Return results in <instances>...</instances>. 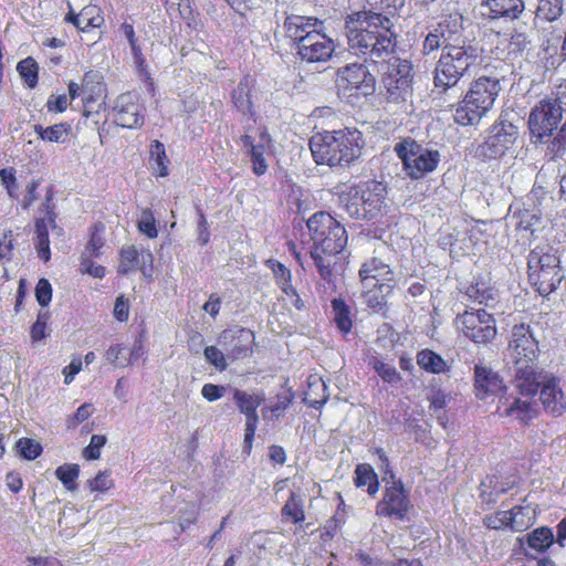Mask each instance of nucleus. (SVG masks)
<instances>
[{
    "mask_svg": "<svg viewBox=\"0 0 566 566\" xmlns=\"http://www.w3.org/2000/svg\"><path fill=\"white\" fill-rule=\"evenodd\" d=\"M149 164L155 176L166 177L169 175L170 160L167 156L165 145L159 140H153L150 144Z\"/></svg>",
    "mask_w": 566,
    "mask_h": 566,
    "instance_id": "7c9ffc66",
    "label": "nucleus"
},
{
    "mask_svg": "<svg viewBox=\"0 0 566 566\" xmlns=\"http://www.w3.org/2000/svg\"><path fill=\"white\" fill-rule=\"evenodd\" d=\"M313 245L310 254L321 276L328 284L336 280L339 254L347 245L345 227L329 212H315L306 222Z\"/></svg>",
    "mask_w": 566,
    "mask_h": 566,
    "instance_id": "f03ea898",
    "label": "nucleus"
},
{
    "mask_svg": "<svg viewBox=\"0 0 566 566\" xmlns=\"http://www.w3.org/2000/svg\"><path fill=\"white\" fill-rule=\"evenodd\" d=\"M91 492H107L114 486L109 471H99L94 479L87 481Z\"/></svg>",
    "mask_w": 566,
    "mask_h": 566,
    "instance_id": "5fc2aeb1",
    "label": "nucleus"
},
{
    "mask_svg": "<svg viewBox=\"0 0 566 566\" xmlns=\"http://www.w3.org/2000/svg\"><path fill=\"white\" fill-rule=\"evenodd\" d=\"M93 411V406L91 403L81 405L73 415H70L66 420V429L73 430L78 427L82 422L87 420Z\"/></svg>",
    "mask_w": 566,
    "mask_h": 566,
    "instance_id": "6e6d98bb",
    "label": "nucleus"
},
{
    "mask_svg": "<svg viewBox=\"0 0 566 566\" xmlns=\"http://www.w3.org/2000/svg\"><path fill=\"white\" fill-rule=\"evenodd\" d=\"M29 566H62L60 559L53 556L28 557Z\"/></svg>",
    "mask_w": 566,
    "mask_h": 566,
    "instance_id": "774afa93",
    "label": "nucleus"
},
{
    "mask_svg": "<svg viewBox=\"0 0 566 566\" xmlns=\"http://www.w3.org/2000/svg\"><path fill=\"white\" fill-rule=\"evenodd\" d=\"M401 160L402 170L411 180H419L433 172L440 163V153L430 149L411 137H405L394 147Z\"/></svg>",
    "mask_w": 566,
    "mask_h": 566,
    "instance_id": "9b49d317",
    "label": "nucleus"
},
{
    "mask_svg": "<svg viewBox=\"0 0 566 566\" xmlns=\"http://www.w3.org/2000/svg\"><path fill=\"white\" fill-rule=\"evenodd\" d=\"M95 256L88 254V252L81 253L80 256V268L78 271L81 274H87L95 279H103L106 275V269L104 265L94 264L93 259Z\"/></svg>",
    "mask_w": 566,
    "mask_h": 566,
    "instance_id": "09e8293b",
    "label": "nucleus"
},
{
    "mask_svg": "<svg viewBox=\"0 0 566 566\" xmlns=\"http://www.w3.org/2000/svg\"><path fill=\"white\" fill-rule=\"evenodd\" d=\"M254 339V333L244 327L224 329L218 337L219 344L227 349V354L232 360L249 356L252 353Z\"/></svg>",
    "mask_w": 566,
    "mask_h": 566,
    "instance_id": "4be33fe9",
    "label": "nucleus"
},
{
    "mask_svg": "<svg viewBox=\"0 0 566 566\" xmlns=\"http://www.w3.org/2000/svg\"><path fill=\"white\" fill-rule=\"evenodd\" d=\"M509 369L514 377L536 376L538 343L531 327L525 324L515 325L509 344Z\"/></svg>",
    "mask_w": 566,
    "mask_h": 566,
    "instance_id": "6e6552de",
    "label": "nucleus"
},
{
    "mask_svg": "<svg viewBox=\"0 0 566 566\" xmlns=\"http://www.w3.org/2000/svg\"><path fill=\"white\" fill-rule=\"evenodd\" d=\"M17 71L28 87L34 88L38 85L39 65L33 57L21 60L17 65Z\"/></svg>",
    "mask_w": 566,
    "mask_h": 566,
    "instance_id": "37998d69",
    "label": "nucleus"
},
{
    "mask_svg": "<svg viewBox=\"0 0 566 566\" xmlns=\"http://www.w3.org/2000/svg\"><path fill=\"white\" fill-rule=\"evenodd\" d=\"M412 509L409 491L401 480H396L385 486L382 497L376 504L375 513L380 518L403 522L409 520Z\"/></svg>",
    "mask_w": 566,
    "mask_h": 566,
    "instance_id": "2eb2a0df",
    "label": "nucleus"
},
{
    "mask_svg": "<svg viewBox=\"0 0 566 566\" xmlns=\"http://www.w3.org/2000/svg\"><path fill=\"white\" fill-rule=\"evenodd\" d=\"M45 106H46V109L49 113H54V114L63 113L66 111V108L69 106L67 96L65 94H61V95L52 94L49 96Z\"/></svg>",
    "mask_w": 566,
    "mask_h": 566,
    "instance_id": "e2e57ef3",
    "label": "nucleus"
},
{
    "mask_svg": "<svg viewBox=\"0 0 566 566\" xmlns=\"http://www.w3.org/2000/svg\"><path fill=\"white\" fill-rule=\"evenodd\" d=\"M243 146L248 149L252 164V171L256 176H263L269 168L266 156L272 153L273 140L266 128L259 130L258 140L255 142L251 135L241 136Z\"/></svg>",
    "mask_w": 566,
    "mask_h": 566,
    "instance_id": "412c9836",
    "label": "nucleus"
},
{
    "mask_svg": "<svg viewBox=\"0 0 566 566\" xmlns=\"http://www.w3.org/2000/svg\"><path fill=\"white\" fill-rule=\"evenodd\" d=\"M144 107L139 102L138 94L126 92L120 94L115 102V123L124 128H137L144 123Z\"/></svg>",
    "mask_w": 566,
    "mask_h": 566,
    "instance_id": "aec40b11",
    "label": "nucleus"
},
{
    "mask_svg": "<svg viewBox=\"0 0 566 566\" xmlns=\"http://www.w3.org/2000/svg\"><path fill=\"white\" fill-rule=\"evenodd\" d=\"M21 457L27 460H35L43 451L41 443L30 438H21L15 443Z\"/></svg>",
    "mask_w": 566,
    "mask_h": 566,
    "instance_id": "8fccbe9b",
    "label": "nucleus"
},
{
    "mask_svg": "<svg viewBox=\"0 0 566 566\" xmlns=\"http://www.w3.org/2000/svg\"><path fill=\"white\" fill-rule=\"evenodd\" d=\"M198 213H199V221H198L199 234H198V240H199L201 245H206L209 242V240H210L209 226H208L207 218H206V216H205V213L202 212L201 209H198Z\"/></svg>",
    "mask_w": 566,
    "mask_h": 566,
    "instance_id": "338daca9",
    "label": "nucleus"
},
{
    "mask_svg": "<svg viewBox=\"0 0 566 566\" xmlns=\"http://www.w3.org/2000/svg\"><path fill=\"white\" fill-rule=\"evenodd\" d=\"M203 355L206 360L214 366L219 371H223L227 369L228 364L226 361V357L223 353L216 346H207L203 350Z\"/></svg>",
    "mask_w": 566,
    "mask_h": 566,
    "instance_id": "4d7b16f0",
    "label": "nucleus"
},
{
    "mask_svg": "<svg viewBox=\"0 0 566 566\" xmlns=\"http://www.w3.org/2000/svg\"><path fill=\"white\" fill-rule=\"evenodd\" d=\"M231 391L237 409L245 416L243 451L250 454L259 424L258 408L264 402L265 396L239 388H232Z\"/></svg>",
    "mask_w": 566,
    "mask_h": 566,
    "instance_id": "f3484780",
    "label": "nucleus"
},
{
    "mask_svg": "<svg viewBox=\"0 0 566 566\" xmlns=\"http://www.w3.org/2000/svg\"><path fill=\"white\" fill-rule=\"evenodd\" d=\"M35 298L38 303L45 307L52 301V285L48 279H40L35 285Z\"/></svg>",
    "mask_w": 566,
    "mask_h": 566,
    "instance_id": "bf43d9fd",
    "label": "nucleus"
},
{
    "mask_svg": "<svg viewBox=\"0 0 566 566\" xmlns=\"http://www.w3.org/2000/svg\"><path fill=\"white\" fill-rule=\"evenodd\" d=\"M81 28L80 32H88L92 29L101 28L104 24V17L99 7L95 4L85 6L80 11Z\"/></svg>",
    "mask_w": 566,
    "mask_h": 566,
    "instance_id": "a19ab883",
    "label": "nucleus"
},
{
    "mask_svg": "<svg viewBox=\"0 0 566 566\" xmlns=\"http://www.w3.org/2000/svg\"><path fill=\"white\" fill-rule=\"evenodd\" d=\"M368 365L387 384H398L401 380V376L395 366L386 363L384 359L371 356L368 360Z\"/></svg>",
    "mask_w": 566,
    "mask_h": 566,
    "instance_id": "79ce46f5",
    "label": "nucleus"
},
{
    "mask_svg": "<svg viewBox=\"0 0 566 566\" xmlns=\"http://www.w3.org/2000/svg\"><path fill=\"white\" fill-rule=\"evenodd\" d=\"M33 129L40 139L60 144L65 143L72 133L71 124L65 122L48 127H43L42 125H34Z\"/></svg>",
    "mask_w": 566,
    "mask_h": 566,
    "instance_id": "2f4dec72",
    "label": "nucleus"
},
{
    "mask_svg": "<svg viewBox=\"0 0 566 566\" xmlns=\"http://www.w3.org/2000/svg\"><path fill=\"white\" fill-rule=\"evenodd\" d=\"M531 285L543 296L556 291L564 279L559 256L552 248L536 247L527 258Z\"/></svg>",
    "mask_w": 566,
    "mask_h": 566,
    "instance_id": "0eeeda50",
    "label": "nucleus"
},
{
    "mask_svg": "<svg viewBox=\"0 0 566 566\" xmlns=\"http://www.w3.org/2000/svg\"><path fill=\"white\" fill-rule=\"evenodd\" d=\"M462 333L474 343H486L496 334L495 321L484 308H472L462 314Z\"/></svg>",
    "mask_w": 566,
    "mask_h": 566,
    "instance_id": "a211bd4d",
    "label": "nucleus"
},
{
    "mask_svg": "<svg viewBox=\"0 0 566 566\" xmlns=\"http://www.w3.org/2000/svg\"><path fill=\"white\" fill-rule=\"evenodd\" d=\"M255 86V78L250 74H245L231 91L230 97L233 107L244 116L253 117L255 115L253 103V92Z\"/></svg>",
    "mask_w": 566,
    "mask_h": 566,
    "instance_id": "bb28decb",
    "label": "nucleus"
},
{
    "mask_svg": "<svg viewBox=\"0 0 566 566\" xmlns=\"http://www.w3.org/2000/svg\"><path fill=\"white\" fill-rule=\"evenodd\" d=\"M137 228L142 233L146 234L149 239L157 238V222L151 209L145 208L142 210V217L137 223Z\"/></svg>",
    "mask_w": 566,
    "mask_h": 566,
    "instance_id": "3c124183",
    "label": "nucleus"
},
{
    "mask_svg": "<svg viewBox=\"0 0 566 566\" xmlns=\"http://www.w3.org/2000/svg\"><path fill=\"white\" fill-rule=\"evenodd\" d=\"M323 21L315 17L292 14L283 22L285 38L302 61L326 62L334 52V41L321 28Z\"/></svg>",
    "mask_w": 566,
    "mask_h": 566,
    "instance_id": "7ed1b4c3",
    "label": "nucleus"
},
{
    "mask_svg": "<svg viewBox=\"0 0 566 566\" xmlns=\"http://www.w3.org/2000/svg\"><path fill=\"white\" fill-rule=\"evenodd\" d=\"M484 524L492 530L510 527V511H499L485 516Z\"/></svg>",
    "mask_w": 566,
    "mask_h": 566,
    "instance_id": "052dcab7",
    "label": "nucleus"
},
{
    "mask_svg": "<svg viewBox=\"0 0 566 566\" xmlns=\"http://www.w3.org/2000/svg\"><path fill=\"white\" fill-rule=\"evenodd\" d=\"M387 190L374 179L352 185L339 193L342 207L356 220H374L382 214Z\"/></svg>",
    "mask_w": 566,
    "mask_h": 566,
    "instance_id": "423d86ee",
    "label": "nucleus"
},
{
    "mask_svg": "<svg viewBox=\"0 0 566 566\" xmlns=\"http://www.w3.org/2000/svg\"><path fill=\"white\" fill-rule=\"evenodd\" d=\"M516 135V128L512 124H496L484 143L478 146L475 155L482 159L501 157L514 144Z\"/></svg>",
    "mask_w": 566,
    "mask_h": 566,
    "instance_id": "6ab92c4d",
    "label": "nucleus"
},
{
    "mask_svg": "<svg viewBox=\"0 0 566 566\" xmlns=\"http://www.w3.org/2000/svg\"><path fill=\"white\" fill-rule=\"evenodd\" d=\"M413 66L408 60L394 57L380 73V94L387 103H406L413 94Z\"/></svg>",
    "mask_w": 566,
    "mask_h": 566,
    "instance_id": "f8f14e48",
    "label": "nucleus"
},
{
    "mask_svg": "<svg viewBox=\"0 0 566 566\" xmlns=\"http://www.w3.org/2000/svg\"><path fill=\"white\" fill-rule=\"evenodd\" d=\"M49 226L50 223L45 222V218H36L34 221L35 248L39 258L44 262H48L51 259Z\"/></svg>",
    "mask_w": 566,
    "mask_h": 566,
    "instance_id": "72a5a7b5",
    "label": "nucleus"
},
{
    "mask_svg": "<svg viewBox=\"0 0 566 566\" xmlns=\"http://www.w3.org/2000/svg\"><path fill=\"white\" fill-rule=\"evenodd\" d=\"M349 48L366 60H385L396 49V34L390 19L374 11H357L346 20Z\"/></svg>",
    "mask_w": 566,
    "mask_h": 566,
    "instance_id": "f257e3e1",
    "label": "nucleus"
},
{
    "mask_svg": "<svg viewBox=\"0 0 566 566\" xmlns=\"http://www.w3.org/2000/svg\"><path fill=\"white\" fill-rule=\"evenodd\" d=\"M292 395H277L276 401L262 408V417L265 421H275L283 417L292 403Z\"/></svg>",
    "mask_w": 566,
    "mask_h": 566,
    "instance_id": "ea45409f",
    "label": "nucleus"
},
{
    "mask_svg": "<svg viewBox=\"0 0 566 566\" xmlns=\"http://www.w3.org/2000/svg\"><path fill=\"white\" fill-rule=\"evenodd\" d=\"M536 376L539 377V387H542L539 399L544 409L553 416H560L566 410V397L559 380L556 377L542 375L537 370Z\"/></svg>",
    "mask_w": 566,
    "mask_h": 566,
    "instance_id": "5701e85b",
    "label": "nucleus"
},
{
    "mask_svg": "<svg viewBox=\"0 0 566 566\" xmlns=\"http://www.w3.org/2000/svg\"><path fill=\"white\" fill-rule=\"evenodd\" d=\"M554 541L553 532L549 527H538L527 537L528 546L537 552H545L551 547Z\"/></svg>",
    "mask_w": 566,
    "mask_h": 566,
    "instance_id": "c03bdc74",
    "label": "nucleus"
},
{
    "mask_svg": "<svg viewBox=\"0 0 566 566\" xmlns=\"http://www.w3.org/2000/svg\"><path fill=\"white\" fill-rule=\"evenodd\" d=\"M515 485V481L500 475L488 476L480 483V499L485 509H490L497 502L501 494Z\"/></svg>",
    "mask_w": 566,
    "mask_h": 566,
    "instance_id": "cd10ccee",
    "label": "nucleus"
},
{
    "mask_svg": "<svg viewBox=\"0 0 566 566\" xmlns=\"http://www.w3.org/2000/svg\"><path fill=\"white\" fill-rule=\"evenodd\" d=\"M308 147L316 165L349 167L361 155L363 139L357 129L323 130L310 138Z\"/></svg>",
    "mask_w": 566,
    "mask_h": 566,
    "instance_id": "20e7f679",
    "label": "nucleus"
},
{
    "mask_svg": "<svg viewBox=\"0 0 566 566\" xmlns=\"http://www.w3.org/2000/svg\"><path fill=\"white\" fill-rule=\"evenodd\" d=\"M15 172L17 170L13 167L1 168L0 181L2 187L6 189L8 196L13 200H18L20 206L24 210H28L36 200V190L40 186V180L32 179L30 182H28L25 187V193L22 198H20V186L18 184Z\"/></svg>",
    "mask_w": 566,
    "mask_h": 566,
    "instance_id": "393cba45",
    "label": "nucleus"
},
{
    "mask_svg": "<svg viewBox=\"0 0 566 566\" xmlns=\"http://www.w3.org/2000/svg\"><path fill=\"white\" fill-rule=\"evenodd\" d=\"M417 364L419 367L431 374H441L447 371L448 366L444 359L431 349H421L417 354Z\"/></svg>",
    "mask_w": 566,
    "mask_h": 566,
    "instance_id": "f704fd0d",
    "label": "nucleus"
},
{
    "mask_svg": "<svg viewBox=\"0 0 566 566\" xmlns=\"http://www.w3.org/2000/svg\"><path fill=\"white\" fill-rule=\"evenodd\" d=\"M283 518L294 524H301L305 521V512L302 500L294 491H291L290 497L281 510Z\"/></svg>",
    "mask_w": 566,
    "mask_h": 566,
    "instance_id": "58836bf2",
    "label": "nucleus"
},
{
    "mask_svg": "<svg viewBox=\"0 0 566 566\" xmlns=\"http://www.w3.org/2000/svg\"><path fill=\"white\" fill-rule=\"evenodd\" d=\"M82 102L87 113L98 112L106 97V85L98 72H85L81 83Z\"/></svg>",
    "mask_w": 566,
    "mask_h": 566,
    "instance_id": "b1692460",
    "label": "nucleus"
},
{
    "mask_svg": "<svg viewBox=\"0 0 566 566\" xmlns=\"http://www.w3.org/2000/svg\"><path fill=\"white\" fill-rule=\"evenodd\" d=\"M563 13L562 0H538L536 17L546 21H555Z\"/></svg>",
    "mask_w": 566,
    "mask_h": 566,
    "instance_id": "de8ad7c7",
    "label": "nucleus"
},
{
    "mask_svg": "<svg viewBox=\"0 0 566 566\" xmlns=\"http://www.w3.org/2000/svg\"><path fill=\"white\" fill-rule=\"evenodd\" d=\"M354 483L356 488L367 486V493L375 496L379 490L378 475L370 464L361 463L355 469Z\"/></svg>",
    "mask_w": 566,
    "mask_h": 566,
    "instance_id": "473e14b6",
    "label": "nucleus"
},
{
    "mask_svg": "<svg viewBox=\"0 0 566 566\" xmlns=\"http://www.w3.org/2000/svg\"><path fill=\"white\" fill-rule=\"evenodd\" d=\"M81 369L82 359L80 357L73 358L71 363L62 370L64 375V384L70 385L74 380V377L81 371Z\"/></svg>",
    "mask_w": 566,
    "mask_h": 566,
    "instance_id": "69168bd1",
    "label": "nucleus"
},
{
    "mask_svg": "<svg viewBox=\"0 0 566 566\" xmlns=\"http://www.w3.org/2000/svg\"><path fill=\"white\" fill-rule=\"evenodd\" d=\"M139 256L140 253L136 245L130 244L123 247L119 250L117 272L122 275H126L136 271L139 266Z\"/></svg>",
    "mask_w": 566,
    "mask_h": 566,
    "instance_id": "e433bc0d",
    "label": "nucleus"
},
{
    "mask_svg": "<svg viewBox=\"0 0 566 566\" xmlns=\"http://www.w3.org/2000/svg\"><path fill=\"white\" fill-rule=\"evenodd\" d=\"M264 264L273 273L276 285L291 300L293 306L302 311L305 308V304L300 297L295 286L292 284V272L282 262L275 259H268Z\"/></svg>",
    "mask_w": 566,
    "mask_h": 566,
    "instance_id": "a878e982",
    "label": "nucleus"
},
{
    "mask_svg": "<svg viewBox=\"0 0 566 566\" xmlns=\"http://www.w3.org/2000/svg\"><path fill=\"white\" fill-rule=\"evenodd\" d=\"M104 231V224L101 222L94 223L90 229V239L83 252L99 258L102 255V249L105 244V240L102 237Z\"/></svg>",
    "mask_w": 566,
    "mask_h": 566,
    "instance_id": "49530a36",
    "label": "nucleus"
},
{
    "mask_svg": "<svg viewBox=\"0 0 566 566\" xmlns=\"http://www.w3.org/2000/svg\"><path fill=\"white\" fill-rule=\"evenodd\" d=\"M227 389L228 386L208 382L202 386L201 395L207 401L213 402L222 398L227 392Z\"/></svg>",
    "mask_w": 566,
    "mask_h": 566,
    "instance_id": "680f3d73",
    "label": "nucleus"
},
{
    "mask_svg": "<svg viewBox=\"0 0 566 566\" xmlns=\"http://www.w3.org/2000/svg\"><path fill=\"white\" fill-rule=\"evenodd\" d=\"M475 389L480 398L486 394H499L504 389L503 379L492 368L479 363L475 365Z\"/></svg>",
    "mask_w": 566,
    "mask_h": 566,
    "instance_id": "c756f323",
    "label": "nucleus"
},
{
    "mask_svg": "<svg viewBox=\"0 0 566 566\" xmlns=\"http://www.w3.org/2000/svg\"><path fill=\"white\" fill-rule=\"evenodd\" d=\"M500 92V84L490 77L478 78L470 87L462 103V125H473L493 106Z\"/></svg>",
    "mask_w": 566,
    "mask_h": 566,
    "instance_id": "4468645a",
    "label": "nucleus"
},
{
    "mask_svg": "<svg viewBox=\"0 0 566 566\" xmlns=\"http://www.w3.org/2000/svg\"><path fill=\"white\" fill-rule=\"evenodd\" d=\"M113 314L118 322H127L129 317L128 298H126L124 295H119L115 301Z\"/></svg>",
    "mask_w": 566,
    "mask_h": 566,
    "instance_id": "0e129e2a",
    "label": "nucleus"
},
{
    "mask_svg": "<svg viewBox=\"0 0 566 566\" xmlns=\"http://www.w3.org/2000/svg\"><path fill=\"white\" fill-rule=\"evenodd\" d=\"M482 14L490 19H516L524 10L522 0H484L481 3Z\"/></svg>",
    "mask_w": 566,
    "mask_h": 566,
    "instance_id": "c85d7f7f",
    "label": "nucleus"
},
{
    "mask_svg": "<svg viewBox=\"0 0 566 566\" xmlns=\"http://www.w3.org/2000/svg\"><path fill=\"white\" fill-rule=\"evenodd\" d=\"M516 381L517 394L510 395L500 399L499 412L512 421L521 424H527L537 416V403L535 395L539 388V377L533 376L514 377Z\"/></svg>",
    "mask_w": 566,
    "mask_h": 566,
    "instance_id": "9d476101",
    "label": "nucleus"
},
{
    "mask_svg": "<svg viewBox=\"0 0 566 566\" xmlns=\"http://www.w3.org/2000/svg\"><path fill=\"white\" fill-rule=\"evenodd\" d=\"M106 436L93 434L90 444L82 451V455L86 460H97L101 457V450L106 444Z\"/></svg>",
    "mask_w": 566,
    "mask_h": 566,
    "instance_id": "864d4df0",
    "label": "nucleus"
},
{
    "mask_svg": "<svg viewBox=\"0 0 566 566\" xmlns=\"http://www.w3.org/2000/svg\"><path fill=\"white\" fill-rule=\"evenodd\" d=\"M364 303L374 312L387 308L388 297L396 289L395 272L390 264L377 256L361 263L358 270Z\"/></svg>",
    "mask_w": 566,
    "mask_h": 566,
    "instance_id": "39448f33",
    "label": "nucleus"
},
{
    "mask_svg": "<svg viewBox=\"0 0 566 566\" xmlns=\"http://www.w3.org/2000/svg\"><path fill=\"white\" fill-rule=\"evenodd\" d=\"M14 238L11 230L4 231L0 239V262L8 263L13 258Z\"/></svg>",
    "mask_w": 566,
    "mask_h": 566,
    "instance_id": "13d9d810",
    "label": "nucleus"
},
{
    "mask_svg": "<svg viewBox=\"0 0 566 566\" xmlns=\"http://www.w3.org/2000/svg\"><path fill=\"white\" fill-rule=\"evenodd\" d=\"M53 189L50 187L46 190L45 197L39 208V211L43 213L42 218H45V222H49L52 228H55L57 214L55 212V203L53 202Z\"/></svg>",
    "mask_w": 566,
    "mask_h": 566,
    "instance_id": "603ef678",
    "label": "nucleus"
},
{
    "mask_svg": "<svg viewBox=\"0 0 566 566\" xmlns=\"http://www.w3.org/2000/svg\"><path fill=\"white\" fill-rule=\"evenodd\" d=\"M534 512L530 506H515L510 510V528L523 532L534 524Z\"/></svg>",
    "mask_w": 566,
    "mask_h": 566,
    "instance_id": "4c0bfd02",
    "label": "nucleus"
},
{
    "mask_svg": "<svg viewBox=\"0 0 566 566\" xmlns=\"http://www.w3.org/2000/svg\"><path fill=\"white\" fill-rule=\"evenodd\" d=\"M334 322L343 334H348L353 328L350 308L342 297L332 300Z\"/></svg>",
    "mask_w": 566,
    "mask_h": 566,
    "instance_id": "c9c22d12",
    "label": "nucleus"
},
{
    "mask_svg": "<svg viewBox=\"0 0 566 566\" xmlns=\"http://www.w3.org/2000/svg\"><path fill=\"white\" fill-rule=\"evenodd\" d=\"M564 112L563 106L553 101V97L539 101L531 111L528 117L532 137L536 138L537 142L551 137L565 115Z\"/></svg>",
    "mask_w": 566,
    "mask_h": 566,
    "instance_id": "dca6fc26",
    "label": "nucleus"
},
{
    "mask_svg": "<svg viewBox=\"0 0 566 566\" xmlns=\"http://www.w3.org/2000/svg\"><path fill=\"white\" fill-rule=\"evenodd\" d=\"M335 87L338 96L354 102L375 93L376 77L365 64L349 63L337 70Z\"/></svg>",
    "mask_w": 566,
    "mask_h": 566,
    "instance_id": "ddd939ff",
    "label": "nucleus"
},
{
    "mask_svg": "<svg viewBox=\"0 0 566 566\" xmlns=\"http://www.w3.org/2000/svg\"><path fill=\"white\" fill-rule=\"evenodd\" d=\"M80 475V467L75 463H66L57 467L55 476L66 490L74 492L77 489L76 480Z\"/></svg>",
    "mask_w": 566,
    "mask_h": 566,
    "instance_id": "a18cd8bd",
    "label": "nucleus"
},
{
    "mask_svg": "<svg viewBox=\"0 0 566 566\" xmlns=\"http://www.w3.org/2000/svg\"><path fill=\"white\" fill-rule=\"evenodd\" d=\"M458 28V22L452 15L439 23V30L447 45L443 48L436 66L434 85L444 90L457 85L460 80V71L457 64L460 61V46L457 45L460 39Z\"/></svg>",
    "mask_w": 566,
    "mask_h": 566,
    "instance_id": "1a4fd4ad",
    "label": "nucleus"
}]
</instances>
